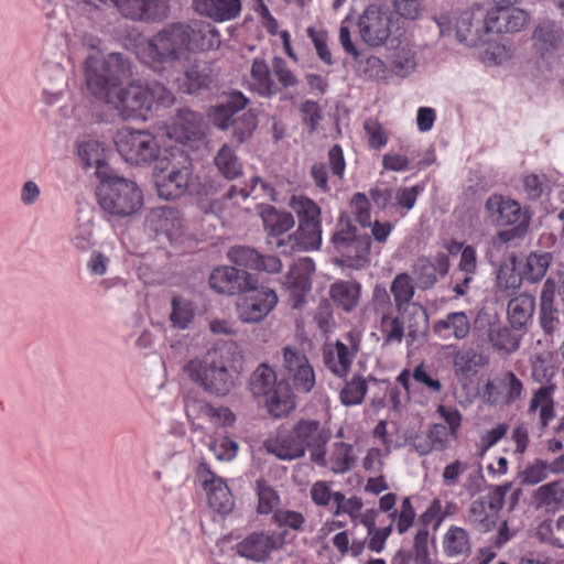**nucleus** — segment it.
<instances>
[{"mask_svg": "<svg viewBox=\"0 0 564 564\" xmlns=\"http://www.w3.org/2000/svg\"><path fill=\"white\" fill-rule=\"evenodd\" d=\"M83 70L88 91L123 119L145 118L155 106L169 107L175 101L173 93L158 82L123 87L122 80L132 72L130 61L120 53L102 58L90 55L84 61Z\"/></svg>", "mask_w": 564, "mask_h": 564, "instance_id": "obj_1", "label": "nucleus"}, {"mask_svg": "<svg viewBox=\"0 0 564 564\" xmlns=\"http://www.w3.org/2000/svg\"><path fill=\"white\" fill-rule=\"evenodd\" d=\"M220 34L205 21L174 22L165 25L142 47L141 58L155 73H164L183 59L188 52L217 50Z\"/></svg>", "mask_w": 564, "mask_h": 564, "instance_id": "obj_2", "label": "nucleus"}, {"mask_svg": "<svg viewBox=\"0 0 564 564\" xmlns=\"http://www.w3.org/2000/svg\"><path fill=\"white\" fill-rule=\"evenodd\" d=\"M236 351L234 345H223L208 350L204 359H192L184 366L189 379L204 391L218 397L227 395L235 387L230 371V356Z\"/></svg>", "mask_w": 564, "mask_h": 564, "instance_id": "obj_3", "label": "nucleus"}, {"mask_svg": "<svg viewBox=\"0 0 564 564\" xmlns=\"http://www.w3.org/2000/svg\"><path fill=\"white\" fill-rule=\"evenodd\" d=\"M99 182L96 188L97 203L109 218L133 216L143 206L142 191L134 181L113 171Z\"/></svg>", "mask_w": 564, "mask_h": 564, "instance_id": "obj_4", "label": "nucleus"}, {"mask_svg": "<svg viewBox=\"0 0 564 564\" xmlns=\"http://www.w3.org/2000/svg\"><path fill=\"white\" fill-rule=\"evenodd\" d=\"M248 387L254 398H264L265 406L274 417H284L295 409L292 391L283 382H278L274 369L265 362L251 373Z\"/></svg>", "mask_w": 564, "mask_h": 564, "instance_id": "obj_5", "label": "nucleus"}, {"mask_svg": "<svg viewBox=\"0 0 564 564\" xmlns=\"http://www.w3.org/2000/svg\"><path fill=\"white\" fill-rule=\"evenodd\" d=\"M290 207L296 215L299 227L288 235V242L300 246V250H317L322 245L321 207L306 196H292Z\"/></svg>", "mask_w": 564, "mask_h": 564, "instance_id": "obj_6", "label": "nucleus"}, {"mask_svg": "<svg viewBox=\"0 0 564 564\" xmlns=\"http://www.w3.org/2000/svg\"><path fill=\"white\" fill-rule=\"evenodd\" d=\"M332 243L338 254L337 262L352 269H361L369 262L371 239L360 234L349 220H340L332 236Z\"/></svg>", "mask_w": 564, "mask_h": 564, "instance_id": "obj_7", "label": "nucleus"}, {"mask_svg": "<svg viewBox=\"0 0 564 564\" xmlns=\"http://www.w3.org/2000/svg\"><path fill=\"white\" fill-rule=\"evenodd\" d=\"M485 210L498 226H514L500 232V238L505 241L524 236L529 228L530 217L522 212L520 204L514 199L494 194L487 198Z\"/></svg>", "mask_w": 564, "mask_h": 564, "instance_id": "obj_8", "label": "nucleus"}, {"mask_svg": "<svg viewBox=\"0 0 564 564\" xmlns=\"http://www.w3.org/2000/svg\"><path fill=\"white\" fill-rule=\"evenodd\" d=\"M278 302L279 297L273 289L258 285V281L253 282L236 301L237 317L243 324L260 323L275 308Z\"/></svg>", "mask_w": 564, "mask_h": 564, "instance_id": "obj_9", "label": "nucleus"}, {"mask_svg": "<svg viewBox=\"0 0 564 564\" xmlns=\"http://www.w3.org/2000/svg\"><path fill=\"white\" fill-rule=\"evenodd\" d=\"M282 376L290 390L291 387L301 393H310L315 384L316 377L305 352L297 348L286 346L282 349Z\"/></svg>", "mask_w": 564, "mask_h": 564, "instance_id": "obj_10", "label": "nucleus"}, {"mask_svg": "<svg viewBox=\"0 0 564 564\" xmlns=\"http://www.w3.org/2000/svg\"><path fill=\"white\" fill-rule=\"evenodd\" d=\"M532 378L542 386L533 393L529 411L535 412L540 409V424L542 429H545L555 416L553 399L557 388L555 369L545 361L538 360L532 366Z\"/></svg>", "mask_w": 564, "mask_h": 564, "instance_id": "obj_11", "label": "nucleus"}, {"mask_svg": "<svg viewBox=\"0 0 564 564\" xmlns=\"http://www.w3.org/2000/svg\"><path fill=\"white\" fill-rule=\"evenodd\" d=\"M115 144L118 153L129 164H150L159 155L155 138L147 131H121L117 134Z\"/></svg>", "mask_w": 564, "mask_h": 564, "instance_id": "obj_12", "label": "nucleus"}, {"mask_svg": "<svg viewBox=\"0 0 564 564\" xmlns=\"http://www.w3.org/2000/svg\"><path fill=\"white\" fill-rule=\"evenodd\" d=\"M192 174V161L187 154L181 152L177 162L171 161L169 166L162 167L155 175L158 195L166 200L182 196L191 184Z\"/></svg>", "mask_w": 564, "mask_h": 564, "instance_id": "obj_13", "label": "nucleus"}, {"mask_svg": "<svg viewBox=\"0 0 564 564\" xmlns=\"http://www.w3.org/2000/svg\"><path fill=\"white\" fill-rule=\"evenodd\" d=\"M391 25V13L377 4L368 6L358 19L360 39L370 47L388 44Z\"/></svg>", "mask_w": 564, "mask_h": 564, "instance_id": "obj_14", "label": "nucleus"}, {"mask_svg": "<svg viewBox=\"0 0 564 564\" xmlns=\"http://www.w3.org/2000/svg\"><path fill=\"white\" fill-rule=\"evenodd\" d=\"M263 225L268 231V243L284 254H291L293 252L301 251L300 246L288 242V236L284 237L289 230H291L295 220L291 213L279 210L273 206H268L261 213Z\"/></svg>", "mask_w": 564, "mask_h": 564, "instance_id": "obj_15", "label": "nucleus"}, {"mask_svg": "<svg viewBox=\"0 0 564 564\" xmlns=\"http://www.w3.org/2000/svg\"><path fill=\"white\" fill-rule=\"evenodd\" d=\"M293 427L305 451H310L312 462L326 466V446L332 437L330 430L312 419H301Z\"/></svg>", "mask_w": 564, "mask_h": 564, "instance_id": "obj_16", "label": "nucleus"}, {"mask_svg": "<svg viewBox=\"0 0 564 564\" xmlns=\"http://www.w3.org/2000/svg\"><path fill=\"white\" fill-rule=\"evenodd\" d=\"M197 476L207 492L209 507L220 514L231 512L235 499L226 481L217 476L206 463L198 465Z\"/></svg>", "mask_w": 564, "mask_h": 564, "instance_id": "obj_17", "label": "nucleus"}, {"mask_svg": "<svg viewBox=\"0 0 564 564\" xmlns=\"http://www.w3.org/2000/svg\"><path fill=\"white\" fill-rule=\"evenodd\" d=\"M361 336L356 330L345 334L343 340H336L334 350L324 352V362L329 371L339 378L346 377L360 349Z\"/></svg>", "mask_w": 564, "mask_h": 564, "instance_id": "obj_18", "label": "nucleus"}, {"mask_svg": "<svg viewBox=\"0 0 564 564\" xmlns=\"http://www.w3.org/2000/svg\"><path fill=\"white\" fill-rule=\"evenodd\" d=\"M489 33L487 13L484 14L480 7L463 11L457 19L456 36L466 46L476 47L485 43Z\"/></svg>", "mask_w": 564, "mask_h": 564, "instance_id": "obj_19", "label": "nucleus"}, {"mask_svg": "<svg viewBox=\"0 0 564 564\" xmlns=\"http://www.w3.org/2000/svg\"><path fill=\"white\" fill-rule=\"evenodd\" d=\"M116 9L126 19L138 22H160L169 17V0H118Z\"/></svg>", "mask_w": 564, "mask_h": 564, "instance_id": "obj_20", "label": "nucleus"}, {"mask_svg": "<svg viewBox=\"0 0 564 564\" xmlns=\"http://www.w3.org/2000/svg\"><path fill=\"white\" fill-rule=\"evenodd\" d=\"M314 271V261L311 258H302L288 272L284 284L290 292L293 308L301 310L304 306L305 296L312 289Z\"/></svg>", "mask_w": 564, "mask_h": 564, "instance_id": "obj_21", "label": "nucleus"}, {"mask_svg": "<svg viewBox=\"0 0 564 564\" xmlns=\"http://www.w3.org/2000/svg\"><path fill=\"white\" fill-rule=\"evenodd\" d=\"M253 282H257L253 274L230 265L215 268L209 275L210 288L226 295H240Z\"/></svg>", "mask_w": 564, "mask_h": 564, "instance_id": "obj_22", "label": "nucleus"}, {"mask_svg": "<svg viewBox=\"0 0 564 564\" xmlns=\"http://www.w3.org/2000/svg\"><path fill=\"white\" fill-rule=\"evenodd\" d=\"M284 544L283 533H252L236 545L237 553L254 562L265 561L273 550Z\"/></svg>", "mask_w": 564, "mask_h": 564, "instance_id": "obj_23", "label": "nucleus"}, {"mask_svg": "<svg viewBox=\"0 0 564 564\" xmlns=\"http://www.w3.org/2000/svg\"><path fill=\"white\" fill-rule=\"evenodd\" d=\"M229 260L237 267L249 270L278 273L282 269L281 260L275 256H262L254 248L248 246H235L228 251Z\"/></svg>", "mask_w": 564, "mask_h": 564, "instance_id": "obj_24", "label": "nucleus"}, {"mask_svg": "<svg viewBox=\"0 0 564 564\" xmlns=\"http://www.w3.org/2000/svg\"><path fill=\"white\" fill-rule=\"evenodd\" d=\"M40 79L43 87V101L48 106L58 101L68 87V72L61 62H45Z\"/></svg>", "mask_w": 564, "mask_h": 564, "instance_id": "obj_25", "label": "nucleus"}, {"mask_svg": "<svg viewBox=\"0 0 564 564\" xmlns=\"http://www.w3.org/2000/svg\"><path fill=\"white\" fill-rule=\"evenodd\" d=\"M169 134L183 144L200 140L204 137L202 113L189 108L178 109L173 118Z\"/></svg>", "mask_w": 564, "mask_h": 564, "instance_id": "obj_26", "label": "nucleus"}, {"mask_svg": "<svg viewBox=\"0 0 564 564\" xmlns=\"http://www.w3.org/2000/svg\"><path fill=\"white\" fill-rule=\"evenodd\" d=\"M249 99L239 90L226 94L223 99L210 108L209 117L215 127L219 130H228L239 112L243 111Z\"/></svg>", "mask_w": 564, "mask_h": 564, "instance_id": "obj_27", "label": "nucleus"}, {"mask_svg": "<svg viewBox=\"0 0 564 564\" xmlns=\"http://www.w3.org/2000/svg\"><path fill=\"white\" fill-rule=\"evenodd\" d=\"M532 42L535 53L549 62L563 46L564 31L554 22H542L535 26Z\"/></svg>", "mask_w": 564, "mask_h": 564, "instance_id": "obj_28", "label": "nucleus"}, {"mask_svg": "<svg viewBox=\"0 0 564 564\" xmlns=\"http://www.w3.org/2000/svg\"><path fill=\"white\" fill-rule=\"evenodd\" d=\"M215 79L216 74L209 62L194 59L184 70V75L180 79V87L186 94H198L202 90L209 89Z\"/></svg>", "mask_w": 564, "mask_h": 564, "instance_id": "obj_29", "label": "nucleus"}, {"mask_svg": "<svg viewBox=\"0 0 564 564\" xmlns=\"http://www.w3.org/2000/svg\"><path fill=\"white\" fill-rule=\"evenodd\" d=\"M488 364V358L471 346L454 347L453 372L459 380H468Z\"/></svg>", "mask_w": 564, "mask_h": 564, "instance_id": "obj_30", "label": "nucleus"}, {"mask_svg": "<svg viewBox=\"0 0 564 564\" xmlns=\"http://www.w3.org/2000/svg\"><path fill=\"white\" fill-rule=\"evenodd\" d=\"M145 227L156 235H165L172 238L181 232L183 218L175 208L166 206L156 207L147 215Z\"/></svg>", "mask_w": 564, "mask_h": 564, "instance_id": "obj_31", "label": "nucleus"}, {"mask_svg": "<svg viewBox=\"0 0 564 564\" xmlns=\"http://www.w3.org/2000/svg\"><path fill=\"white\" fill-rule=\"evenodd\" d=\"M196 13L214 22H227L239 17L242 10L241 0H193Z\"/></svg>", "mask_w": 564, "mask_h": 564, "instance_id": "obj_32", "label": "nucleus"}, {"mask_svg": "<svg viewBox=\"0 0 564 564\" xmlns=\"http://www.w3.org/2000/svg\"><path fill=\"white\" fill-rule=\"evenodd\" d=\"M529 22L527 11L513 9H491L487 12V23L490 32L497 34L520 32Z\"/></svg>", "mask_w": 564, "mask_h": 564, "instance_id": "obj_33", "label": "nucleus"}, {"mask_svg": "<svg viewBox=\"0 0 564 564\" xmlns=\"http://www.w3.org/2000/svg\"><path fill=\"white\" fill-rule=\"evenodd\" d=\"M433 332L443 339H447L452 336L456 340H463L467 338L470 333L469 317L463 311L451 312L446 314L444 318L437 319L433 324Z\"/></svg>", "mask_w": 564, "mask_h": 564, "instance_id": "obj_34", "label": "nucleus"}, {"mask_svg": "<svg viewBox=\"0 0 564 564\" xmlns=\"http://www.w3.org/2000/svg\"><path fill=\"white\" fill-rule=\"evenodd\" d=\"M78 156L84 169L95 167V174L98 180L107 177L113 170L106 160V151L100 142L90 140L83 142L78 147Z\"/></svg>", "mask_w": 564, "mask_h": 564, "instance_id": "obj_35", "label": "nucleus"}, {"mask_svg": "<svg viewBox=\"0 0 564 564\" xmlns=\"http://www.w3.org/2000/svg\"><path fill=\"white\" fill-rule=\"evenodd\" d=\"M294 427L286 434H281L274 440L265 442L268 453L275 455L283 460H292L303 457L305 454L304 445L296 437Z\"/></svg>", "mask_w": 564, "mask_h": 564, "instance_id": "obj_36", "label": "nucleus"}, {"mask_svg": "<svg viewBox=\"0 0 564 564\" xmlns=\"http://www.w3.org/2000/svg\"><path fill=\"white\" fill-rule=\"evenodd\" d=\"M535 310V299L530 294H520L511 299L507 306L508 321L516 330L523 329L532 318Z\"/></svg>", "mask_w": 564, "mask_h": 564, "instance_id": "obj_37", "label": "nucleus"}, {"mask_svg": "<svg viewBox=\"0 0 564 564\" xmlns=\"http://www.w3.org/2000/svg\"><path fill=\"white\" fill-rule=\"evenodd\" d=\"M250 76V86L260 96L270 98L281 91L272 78L270 66L263 59H253Z\"/></svg>", "mask_w": 564, "mask_h": 564, "instance_id": "obj_38", "label": "nucleus"}, {"mask_svg": "<svg viewBox=\"0 0 564 564\" xmlns=\"http://www.w3.org/2000/svg\"><path fill=\"white\" fill-rule=\"evenodd\" d=\"M214 163L220 175L226 180L232 181L243 174L242 161L232 144H223L214 158Z\"/></svg>", "mask_w": 564, "mask_h": 564, "instance_id": "obj_39", "label": "nucleus"}, {"mask_svg": "<svg viewBox=\"0 0 564 564\" xmlns=\"http://www.w3.org/2000/svg\"><path fill=\"white\" fill-rule=\"evenodd\" d=\"M390 293L393 296L394 306L399 314L408 313L409 305L415 294V284L410 274L398 273L391 282Z\"/></svg>", "mask_w": 564, "mask_h": 564, "instance_id": "obj_40", "label": "nucleus"}, {"mask_svg": "<svg viewBox=\"0 0 564 564\" xmlns=\"http://www.w3.org/2000/svg\"><path fill=\"white\" fill-rule=\"evenodd\" d=\"M361 286L354 281H338L330 286V297L344 311H352L359 302Z\"/></svg>", "mask_w": 564, "mask_h": 564, "instance_id": "obj_41", "label": "nucleus"}, {"mask_svg": "<svg viewBox=\"0 0 564 564\" xmlns=\"http://www.w3.org/2000/svg\"><path fill=\"white\" fill-rule=\"evenodd\" d=\"M538 507L558 509L564 507V482L562 480L542 485L533 495Z\"/></svg>", "mask_w": 564, "mask_h": 564, "instance_id": "obj_42", "label": "nucleus"}, {"mask_svg": "<svg viewBox=\"0 0 564 564\" xmlns=\"http://www.w3.org/2000/svg\"><path fill=\"white\" fill-rule=\"evenodd\" d=\"M553 261L551 252H531L525 260L523 278L532 283L542 280Z\"/></svg>", "mask_w": 564, "mask_h": 564, "instance_id": "obj_43", "label": "nucleus"}, {"mask_svg": "<svg viewBox=\"0 0 564 564\" xmlns=\"http://www.w3.org/2000/svg\"><path fill=\"white\" fill-rule=\"evenodd\" d=\"M443 545L448 556L466 554L470 551L469 534L465 529L452 525L445 533Z\"/></svg>", "mask_w": 564, "mask_h": 564, "instance_id": "obj_44", "label": "nucleus"}, {"mask_svg": "<svg viewBox=\"0 0 564 564\" xmlns=\"http://www.w3.org/2000/svg\"><path fill=\"white\" fill-rule=\"evenodd\" d=\"M488 338L492 347L500 351L513 352L519 348V336L513 334L508 327L492 324L488 330Z\"/></svg>", "mask_w": 564, "mask_h": 564, "instance_id": "obj_45", "label": "nucleus"}, {"mask_svg": "<svg viewBox=\"0 0 564 564\" xmlns=\"http://www.w3.org/2000/svg\"><path fill=\"white\" fill-rule=\"evenodd\" d=\"M467 521L480 532H489L495 528L496 519L487 513L485 497L471 501L467 512Z\"/></svg>", "mask_w": 564, "mask_h": 564, "instance_id": "obj_46", "label": "nucleus"}, {"mask_svg": "<svg viewBox=\"0 0 564 564\" xmlns=\"http://www.w3.org/2000/svg\"><path fill=\"white\" fill-rule=\"evenodd\" d=\"M256 490L258 495L257 510L259 513L269 514L280 505V496L264 478L257 479Z\"/></svg>", "mask_w": 564, "mask_h": 564, "instance_id": "obj_47", "label": "nucleus"}, {"mask_svg": "<svg viewBox=\"0 0 564 564\" xmlns=\"http://www.w3.org/2000/svg\"><path fill=\"white\" fill-rule=\"evenodd\" d=\"M258 127L256 115L251 110L243 111L240 116L232 120V139L237 144H242L251 138Z\"/></svg>", "mask_w": 564, "mask_h": 564, "instance_id": "obj_48", "label": "nucleus"}, {"mask_svg": "<svg viewBox=\"0 0 564 564\" xmlns=\"http://www.w3.org/2000/svg\"><path fill=\"white\" fill-rule=\"evenodd\" d=\"M367 390V380L361 375H355L340 391V401L345 405L360 404Z\"/></svg>", "mask_w": 564, "mask_h": 564, "instance_id": "obj_49", "label": "nucleus"}, {"mask_svg": "<svg viewBox=\"0 0 564 564\" xmlns=\"http://www.w3.org/2000/svg\"><path fill=\"white\" fill-rule=\"evenodd\" d=\"M413 274L420 290H430L437 282L436 269L427 258H419L413 265Z\"/></svg>", "mask_w": 564, "mask_h": 564, "instance_id": "obj_50", "label": "nucleus"}, {"mask_svg": "<svg viewBox=\"0 0 564 564\" xmlns=\"http://www.w3.org/2000/svg\"><path fill=\"white\" fill-rule=\"evenodd\" d=\"M499 387L502 392V404L510 405L522 397L523 383L512 371H506L499 378Z\"/></svg>", "mask_w": 564, "mask_h": 564, "instance_id": "obj_51", "label": "nucleus"}, {"mask_svg": "<svg viewBox=\"0 0 564 564\" xmlns=\"http://www.w3.org/2000/svg\"><path fill=\"white\" fill-rule=\"evenodd\" d=\"M351 453V445L344 442L335 443L329 458L330 470L335 474H344L348 471L355 462Z\"/></svg>", "mask_w": 564, "mask_h": 564, "instance_id": "obj_52", "label": "nucleus"}, {"mask_svg": "<svg viewBox=\"0 0 564 564\" xmlns=\"http://www.w3.org/2000/svg\"><path fill=\"white\" fill-rule=\"evenodd\" d=\"M194 318L192 304L181 296H173L170 321L174 327L185 329Z\"/></svg>", "mask_w": 564, "mask_h": 564, "instance_id": "obj_53", "label": "nucleus"}, {"mask_svg": "<svg viewBox=\"0 0 564 564\" xmlns=\"http://www.w3.org/2000/svg\"><path fill=\"white\" fill-rule=\"evenodd\" d=\"M408 337L415 340L419 336L424 335L429 327V317L425 310L421 305L413 304L412 311H408Z\"/></svg>", "mask_w": 564, "mask_h": 564, "instance_id": "obj_54", "label": "nucleus"}, {"mask_svg": "<svg viewBox=\"0 0 564 564\" xmlns=\"http://www.w3.org/2000/svg\"><path fill=\"white\" fill-rule=\"evenodd\" d=\"M538 534L542 540L564 547V516H561L555 522H542L538 528Z\"/></svg>", "mask_w": 564, "mask_h": 564, "instance_id": "obj_55", "label": "nucleus"}, {"mask_svg": "<svg viewBox=\"0 0 564 564\" xmlns=\"http://www.w3.org/2000/svg\"><path fill=\"white\" fill-rule=\"evenodd\" d=\"M355 62L362 77L367 79H381L386 77L387 66L381 58L370 55L362 59L360 56L358 61Z\"/></svg>", "mask_w": 564, "mask_h": 564, "instance_id": "obj_56", "label": "nucleus"}, {"mask_svg": "<svg viewBox=\"0 0 564 564\" xmlns=\"http://www.w3.org/2000/svg\"><path fill=\"white\" fill-rule=\"evenodd\" d=\"M549 463L542 459H535L529 464L520 475L522 485H536L545 480L550 475Z\"/></svg>", "mask_w": 564, "mask_h": 564, "instance_id": "obj_57", "label": "nucleus"}, {"mask_svg": "<svg viewBox=\"0 0 564 564\" xmlns=\"http://www.w3.org/2000/svg\"><path fill=\"white\" fill-rule=\"evenodd\" d=\"M238 448V443L228 436L218 437L209 445V449L218 460L227 462L236 457Z\"/></svg>", "mask_w": 564, "mask_h": 564, "instance_id": "obj_58", "label": "nucleus"}, {"mask_svg": "<svg viewBox=\"0 0 564 564\" xmlns=\"http://www.w3.org/2000/svg\"><path fill=\"white\" fill-rule=\"evenodd\" d=\"M351 206L354 207V215L356 221L364 228L371 226L370 203L366 194L355 193L351 198Z\"/></svg>", "mask_w": 564, "mask_h": 564, "instance_id": "obj_59", "label": "nucleus"}, {"mask_svg": "<svg viewBox=\"0 0 564 564\" xmlns=\"http://www.w3.org/2000/svg\"><path fill=\"white\" fill-rule=\"evenodd\" d=\"M388 322L384 326V344H400L404 336V322L400 316L389 318L387 314L382 316V324Z\"/></svg>", "mask_w": 564, "mask_h": 564, "instance_id": "obj_60", "label": "nucleus"}, {"mask_svg": "<svg viewBox=\"0 0 564 564\" xmlns=\"http://www.w3.org/2000/svg\"><path fill=\"white\" fill-rule=\"evenodd\" d=\"M272 518L279 527H288L295 531H301L305 522V518L301 512L286 509L275 510Z\"/></svg>", "mask_w": 564, "mask_h": 564, "instance_id": "obj_61", "label": "nucleus"}, {"mask_svg": "<svg viewBox=\"0 0 564 564\" xmlns=\"http://www.w3.org/2000/svg\"><path fill=\"white\" fill-rule=\"evenodd\" d=\"M429 531L427 529H420L414 535L413 549H414V562L415 564H433L429 552Z\"/></svg>", "mask_w": 564, "mask_h": 564, "instance_id": "obj_62", "label": "nucleus"}, {"mask_svg": "<svg viewBox=\"0 0 564 564\" xmlns=\"http://www.w3.org/2000/svg\"><path fill=\"white\" fill-rule=\"evenodd\" d=\"M272 70L283 88L294 87L299 84L297 77L289 68L288 63L282 57L275 56L273 58Z\"/></svg>", "mask_w": 564, "mask_h": 564, "instance_id": "obj_63", "label": "nucleus"}, {"mask_svg": "<svg viewBox=\"0 0 564 564\" xmlns=\"http://www.w3.org/2000/svg\"><path fill=\"white\" fill-rule=\"evenodd\" d=\"M364 129L368 135L371 149H380L387 144L388 135L378 120L367 119L364 123Z\"/></svg>", "mask_w": 564, "mask_h": 564, "instance_id": "obj_64", "label": "nucleus"}]
</instances>
